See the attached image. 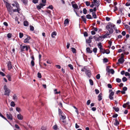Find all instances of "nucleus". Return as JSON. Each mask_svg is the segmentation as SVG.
I'll return each instance as SVG.
<instances>
[{"mask_svg": "<svg viewBox=\"0 0 130 130\" xmlns=\"http://www.w3.org/2000/svg\"><path fill=\"white\" fill-rule=\"evenodd\" d=\"M112 23H109L106 26V28L109 31L110 34H112L113 32V30L112 28Z\"/></svg>", "mask_w": 130, "mask_h": 130, "instance_id": "1", "label": "nucleus"}, {"mask_svg": "<svg viewBox=\"0 0 130 130\" xmlns=\"http://www.w3.org/2000/svg\"><path fill=\"white\" fill-rule=\"evenodd\" d=\"M4 89L5 90V95L9 96L10 92V90L7 88L6 85L4 86Z\"/></svg>", "mask_w": 130, "mask_h": 130, "instance_id": "2", "label": "nucleus"}, {"mask_svg": "<svg viewBox=\"0 0 130 130\" xmlns=\"http://www.w3.org/2000/svg\"><path fill=\"white\" fill-rule=\"evenodd\" d=\"M15 6L17 8V9H13V12H18L19 13V11L20 10V9L19 8V4L17 2H15Z\"/></svg>", "mask_w": 130, "mask_h": 130, "instance_id": "3", "label": "nucleus"}, {"mask_svg": "<svg viewBox=\"0 0 130 130\" xmlns=\"http://www.w3.org/2000/svg\"><path fill=\"white\" fill-rule=\"evenodd\" d=\"M124 61V57L123 56H121V57L119 58L118 60V62L117 63V64H122Z\"/></svg>", "mask_w": 130, "mask_h": 130, "instance_id": "4", "label": "nucleus"}, {"mask_svg": "<svg viewBox=\"0 0 130 130\" xmlns=\"http://www.w3.org/2000/svg\"><path fill=\"white\" fill-rule=\"evenodd\" d=\"M45 4H42L41 3L39 5L37 6V8L38 10L40 9L41 8H42L43 6L45 5Z\"/></svg>", "mask_w": 130, "mask_h": 130, "instance_id": "5", "label": "nucleus"}, {"mask_svg": "<svg viewBox=\"0 0 130 130\" xmlns=\"http://www.w3.org/2000/svg\"><path fill=\"white\" fill-rule=\"evenodd\" d=\"M7 66L8 69L9 70L11 69L12 68V67L11 64V62L10 61H9L8 62Z\"/></svg>", "mask_w": 130, "mask_h": 130, "instance_id": "6", "label": "nucleus"}, {"mask_svg": "<svg viewBox=\"0 0 130 130\" xmlns=\"http://www.w3.org/2000/svg\"><path fill=\"white\" fill-rule=\"evenodd\" d=\"M61 117L60 118V120L61 121H62V122L63 123H65L66 122V121L64 120L66 119V117L64 116L61 115Z\"/></svg>", "mask_w": 130, "mask_h": 130, "instance_id": "7", "label": "nucleus"}, {"mask_svg": "<svg viewBox=\"0 0 130 130\" xmlns=\"http://www.w3.org/2000/svg\"><path fill=\"white\" fill-rule=\"evenodd\" d=\"M106 71L108 72H110L112 74H113L114 73V71L112 69L110 70L109 68H107L106 69Z\"/></svg>", "mask_w": 130, "mask_h": 130, "instance_id": "8", "label": "nucleus"}, {"mask_svg": "<svg viewBox=\"0 0 130 130\" xmlns=\"http://www.w3.org/2000/svg\"><path fill=\"white\" fill-rule=\"evenodd\" d=\"M86 73L87 76L90 77L91 76V74L90 71L88 69H87V71H86Z\"/></svg>", "mask_w": 130, "mask_h": 130, "instance_id": "9", "label": "nucleus"}, {"mask_svg": "<svg viewBox=\"0 0 130 130\" xmlns=\"http://www.w3.org/2000/svg\"><path fill=\"white\" fill-rule=\"evenodd\" d=\"M114 93L113 92H111L109 94V98L110 100H112L113 99V96L114 95Z\"/></svg>", "mask_w": 130, "mask_h": 130, "instance_id": "10", "label": "nucleus"}, {"mask_svg": "<svg viewBox=\"0 0 130 130\" xmlns=\"http://www.w3.org/2000/svg\"><path fill=\"white\" fill-rule=\"evenodd\" d=\"M6 115L8 119H10V120H12V115L11 114L9 113L8 114V113H7Z\"/></svg>", "mask_w": 130, "mask_h": 130, "instance_id": "11", "label": "nucleus"}, {"mask_svg": "<svg viewBox=\"0 0 130 130\" xmlns=\"http://www.w3.org/2000/svg\"><path fill=\"white\" fill-rule=\"evenodd\" d=\"M30 36H28L27 38L24 40V43H29V40L30 39Z\"/></svg>", "mask_w": 130, "mask_h": 130, "instance_id": "12", "label": "nucleus"}, {"mask_svg": "<svg viewBox=\"0 0 130 130\" xmlns=\"http://www.w3.org/2000/svg\"><path fill=\"white\" fill-rule=\"evenodd\" d=\"M102 53L103 54L106 53L107 54H108L110 53V51L108 50H102Z\"/></svg>", "mask_w": 130, "mask_h": 130, "instance_id": "13", "label": "nucleus"}, {"mask_svg": "<svg viewBox=\"0 0 130 130\" xmlns=\"http://www.w3.org/2000/svg\"><path fill=\"white\" fill-rule=\"evenodd\" d=\"M102 99V94L100 93L98 96V100L100 101Z\"/></svg>", "mask_w": 130, "mask_h": 130, "instance_id": "14", "label": "nucleus"}, {"mask_svg": "<svg viewBox=\"0 0 130 130\" xmlns=\"http://www.w3.org/2000/svg\"><path fill=\"white\" fill-rule=\"evenodd\" d=\"M18 119L19 120H22L23 119V116L20 114H18L17 116Z\"/></svg>", "mask_w": 130, "mask_h": 130, "instance_id": "15", "label": "nucleus"}, {"mask_svg": "<svg viewBox=\"0 0 130 130\" xmlns=\"http://www.w3.org/2000/svg\"><path fill=\"white\" fill-rule=\"evenodd\" d=\"M102 44L100 42L98 44V46L99 48H100V50H103V49L102 48Z\"/></svg>", "mask_w": 130, "mask_h": 130, "instance_id": "16", "label": "nucleus"}, {"mask_svg": "<svg viewBox=\"0 0 130 130\" xmlns=\"http://www.w3.org/2000/svg\"><path fill=\"white\" fill-rule=\"evenodd\" d=\"M81 18L82 19L83 21L85 23H86V20L85 18V16L84 15L82 16L81 17Z\"/></svg>", "mask_w": 130, "mask_h": 130, "instance_id": "17", "label": "nucleus"}, {"mask_svg": "<svg viewBox=\"0 0 130 130\" xmlns=\"http://www.w3.org/2000/svg\"><path fill=\"white\" fill-rule=\"evenodd\" d=\"M119 124V122L118 121L117 119H115V122L114 123V124L116 126L118 125Z\"/></svg>", "mask_w": 130, "mask_h": 130, "instance_id": "18", "label": "nucleus"}, {"mask_svg": "<svg viewBox=\"0 0 130 130\" xmlns=\"http://www.w3.org/2000/svg\"><path fill=\"white\" fill-rule=\"evenodd\" d=\"M86 51L88 53H91L92 52V50H90V49L89 48L87 47L86 49Z\"/></svg>", "mask_w": 130, "mask_h": 130, "instance_id": "19", "label": "nucleus"}, {"mask_svg": "<svg viewBox=\"0 0 130 130\" xmlns=\"http://www.w3.org/2000/svg\"><path fill=\"white\" fill-rule=\"evenodd\" d=\"M24 25L25 26H27L28 25V23L27 21H24Z\"/></svg>", "mask_w": 130, "mask_h": 130, "instance_id": "20", "label": "nucleus"}, {"mask_svg": "<svg viewBox=\"0 0 130 130\" xmlns=\"http://www.w3.org/2000/svg\"><path fill=\"white\" fill-rule=\"evenodd\" d=\"M100 1L98 0L97 2L95 3V6L98 7L100 5Z\"/></svg>", "mask_w": 130, "mask_h": 130, "instance_id": "21", "label": "nucleus"}, {"mask_svg": "<svg viewBox=\"0 0 130 130\" xmlns=\"http://www.w3.org/2000/svg\"><path fill=\"white\" fill-rule=\"evenodd\" d=\"M6 7L7 9L11 8V7L10 4L9 3H6Z\"/></svg>", "mask_w": 130, "mask_h": 130, "instance_id": "22", "label": "nucleus"}, {"mask_svg": "<svg viewBox=\"0 0 130 130\" xmlns=\"http://www.w3.org/2000/svg\"><path fill=\"white\" fill-rule=\"evenodd\" d=\"M22 45H20L21 51V52H23L24 51V49L26 47L25 46H23L22 47H21Z\"/></svg>", "mask_w": 130, "mask_h": 130, "instance_id": "23", "label": "nucleus"}, {"mask_svg": "<svg viewBox=\"0 0 130 130\" xmlns=\"http://www.w3.org/2000/svg\"><path fill=\"white\" fill-rule=\"evenodd\" d=\"M56 33L55 31L53 32L51 34V36L52 38H54L55 37L54 36H56Z\"/></svg>", "mask_w": 130, "mask_h": 130, "instance_id": "24", "label": "nucleus"}, {"mask_svg": "<svg viewBox=\"0 0 130 130\" xmlns=\"http://www.w3.org/2000/svg\"><path fill=\"white\" fill-rule=\"evenodd\" d=\"M92 14L93 18L94 19H96L97 18L96 15L95 14V13L94 12H93L92 13Z\"/></svg>", "mask_w": 130, "mask_h": 130, "instance_id": "25", "label": "nucleus"}, {"mask_svg": "<svg viewBox=\"0 0 130 130\" xmlns=\"http://www.w3.org/2000/svg\"><path fill=\"white\" fill-rule=\"evenodd\" d=\"M69 23V21L68 19H66L64 21V24L65 25L68 24Z\"/></svg>", "mask_w": 130, "mask_h": 130, "instance_id": "26", "label": "nucleus"}, {"mask_svg": "<svg viewBox=\"0 0 130 130\" xmlns=\"http://www.w3.org/2000/svg\"><path fill=\"white\" fill-rule=\"evenodd\" d=\"M72 7L75 9H77L78 8V6L77 4H74L72 5Z\"/></svg>", "mask_w": 130, "mask_h": 130, "instance_id": "27", "label": "nucleus"}, {"mask_svg": "<svg viewBox=\"0 0 130 130\" xmlns=\"http://www.w3.org/2000/svg\"><path fill=\"white\" fill-rule=\"evenodd\" d=\"M86 17L87 19H92V18L91 15L89 14L87 15Z\"/></svg>", "mask_w": 130, "mask_h": 130, "instance_id": "28", "label": "nucleus"}, {"mask_svg": "<svg viewBox=\"0 0 130 130\" xmlns=\"http://www.w3.org/2000/svg\"><path fill=\"white\" fill-rule=\"evenodd\" d=\"M113 108L116 112H118L119 110V109L118 107H113Z\"/></svg>", "mask_w": 130, "mask_h": 130, "instance_id": "29", "label": "nucleus"}, {"mask_svg": "<svg viewBox=\"0 0 130 130\" xmlns=\"http://www.w3.org/2000/svg\"><path fill=\"white\" fill-rule=\"evenodd\" d=\"M93 38L95 41H99L98 37L96 36V35L95 36H94L93 37Z\"/></svg>", "mask_w": 130, "mask_h": 130, "instance_id": "30", "label": "nucleus"}, {"mask_svg": "<svg viewBox=\"0 0 130 130\" xmlns=\"http://www.w3.org/2000/svg\"><path fill=\"white\" fill-rule=\"evenodd\" d=\"M71 49H72V51L73 53H76V50L74 48L72 47L71 48Z\"/></svg>", "mask_w": 130, "mask_h": 130, "instance_id": "31", "label": "nucleus"}, {"mask_svg": "<svg viewBox=\"0 0 130 130\" xmlns=\"http://www.w3.org/2000/svg\"><path fill=\"white\" fill-rule=\"evenodd\" d=\"M58 112H59V115H61V116L62 115V112L61 111V110L59 108L58 109Z\"/></svg>", "mask_w": 130, "mask_h": 130, "instance_id": "32", "label": "nucleus"}, {"mask_svg": "<svg viewBox=\"0 0 130 130\" xmlns=\"http://www.w3.org/2000/svg\"><path fill=\"white\" fill-rule=\"evenodd\" d=\"M68 67L70 68V69L71 70H73V67L72 65L71 64H69L68 65Z\"/></svg>", "mask_w": 130, "mask_h": 130, "instance_id": "33", "label": "nucleus"}, {"mask_svg": "<svg viewBox=\"0 0 130 130\" xmlns=\"http://www.w3.org/2000/svg\"><path fill=\"white\" fill-rule=\"evenodd\" d=\"M91 42V41L89 39H86V42L87 43H90Z\"/></svg>", "mask_w": 130, "mask_h": 130, "instance_id": "34", "label": "nucleus"}, {"mask_svg": "<svg viewBox=\"0 0 130 130\" xmlns=\"http://www.w3.org/2000/svg\"><path fill=\"white\" fill-rule=\"evenodd\" d=\"M89 81L90 84L91 85H93V80L91 79H90L89 80Z\"/></svg>", "mask_w": 130, "mask_h": 130, "instance_id": "35", "label": "nucleus"}, {"mask_svg": "<svg viewBox=\"0 0 130 130\" xmlns=\"http://www.w3.org/2000/svg\"><path fill=\"white\" fill-rule=\"evenodd\" d=\"M10 105L11 106L14 107L15 106V104L14 102L12 101Z\"/></svg>", "mask_w": 130, "mask_h": 130, "instance_id": "36", "label": "nucleus"}, {"mask_svg": "<svg viewBox=\"0 0 130 130\" xmlns=\"http://www.w3.org/2000/svg\"><path fill=\"white\" fill-rule=\"evenodd\" d=\"M7 77L8 78L9 80L10 81H11V78L9 75H7Z\"/></svg>", "mask_w": 130, "mask_h": 130, "instance_id": "37", "label": "nucleus"}, {"mask_svg": "<svg viewBox=\"0 0 130 130\" xmlns=\"http://www.w3.org/2000/svg\"><path fill=\"white\" fill-rule=\"evenodd\" d=\"M87 10L86 8H84L83 10V12L84 14H86L87 13Z\"/></svg>", "mask_w": 130, "mask_h": 130, "instance_id": "38", "label": "nucleus"}, {"mask_svg": "<svg viewBox=\"0 0 130 130\" xmlns=\"http://www.w3.org/2000/svg\"><path fill=\"white\" fill-rule=\"evenodd\" d=\"M19 37L21 38H22L23 36V34L22 33L20 32L19 33Z\"/></svg>", "mask_w": 130, "mask_h": 130, "instance_id": "39", "label": "nucleus"}, {"mask_svg": "<svg viewBox=\"0 0 130 130\" xmlns=\"http://www.w3.org/2000/svg\"><path fill=\"white\" fill-rule=\"evenodd\" d=\"M125 28L127 29H130V27L128 25H125Z\"/></svg>", "mask_w": 130, "mask_h": 130, "instance_id": "40", "label": "nucleus"}, {"mask_svg": "<svg viewBox=\"0 0 130 130\" xmlns=\"http://www.w3.org/2000/svg\"><path fill=\"white\" fill-rule=\"evenodd\" d=\"M57 126L56 125H55L53 127V128L55 130H57Z\"/></svg>", "mask_w": 130, "mask_h": 130, "instance_id": "41", "label": "nucleus"}, {"mask_svg": "<svg viewBox=\"0 0 130 130\" xmlns=\"http://www.w3.org/2000/svg\"><path fill=\"white\" fill-rule=\"evenodd\" d=\"M122 80L123 82H125L127 80V79L125 77H124L123 78Z\"/></svg>", "mask_w": 130, "mask_h": 130, "instance_id": "42", "label": "nucleus"}, {"mask_svg": "<svg viewBox=\"0 0 130 130\" xmlns=\"http://www.w3.org/2000/svg\"><path fill=\"white\" fill-rule=\"evenodd\" d=\"M30 29L32 31L34 30V28L33 26H32V25H30Z\"/></svg>", "mask_w": 130, "mask_h": 130, "instance_id": "43", "label": "nucleus"}, {"mask_svg": "<svg viewBox=\"0 0 130 130\" xmlns=\"http://www.w3.org/2000/svg\"><path fill=\"white\" fill-rule=\"evenodd\" d=\"M116 81L118 83H120L121 82V79L119 78H117L116 79Z\"/></svg>", "mask_w": 130, "mask_h": 130, "instance_id": "44", "label": "nucleus"}, {"mask_svg": "<svg viewBox=\"0 0 130 130\" xmlns=\"http://www.w3.org/2000/svg\"><path fill=\"white\" fill-rule=\"evenodd\" d=\"M12 35L11 34L9 33L7 34V36L8 38H11Z\"/></svg>", "mask_w": 130, "mask_h": 130, "instance_id": "45", "label": "nucleus"}, {"mask_svg": "<svg viewBox=\"0 0 130 130\" xmlns=\"http://www.w3.org/2000/svg\"><path fill=\"white\" fill-rule=\"evenodd\" d=\"M87 68H86L84 67L83 69H82L81 71H85L86 72V71H87Z\"/></svg>", "mask_w": 130, "mask_h": 130, "instance_id": "46", "label": "nucleus"}, {"mask_svg": "<svg viewBox=\"0 0 130 130\" xmlns=\"http://www.w3.org/2000/svg\"><path fill=\"white\" fill-rule=\"evenodd\" d=\"M31 64L32 67H33L35 65V63L34 61L31 60Z\"/></svg>", "mask_w": 130, "mask_h": 130, "instance_id": "47", "label": "nucleus"}, {"mask_svg": "<svg viewBox=\"0 0 130 130\" xmlns=\"http://www.w3.org/2000/svg\"><path fill=\"white\" fill-rule=\"evenodd\" d=\"M95 91L96 94H98L100 92L99 90L97 89H95Z\"/></svg>", "mask_w": 130, "mask_h": 130, "instance_id": "48", "label": "nucleus"}, {"mask_svg": "<svg viewBox=\"0 0 130 130\" xmlns=\"http://www.w3.org/2000/svg\"><path fill=\"white\" fill-rule=\"evenodd\" d=\"M38 77L39 78H41V74L40 73H38Z\"/></svg>", "mask_w": 130, "mask_h": 130, "instance_id": "49", "label": "nucleus"}, {"mask_svg": "<svg viewBox=\"0 0 130 130\" xmlns=\"http://www.w3.org/2000/svg\"><path fill=\"white\" fill-rule=\"evenodd\" d=\"M86 5L87 6H89L90 5V2L88 1H86L85 2Z\"/></svg>", "mask_w": 130, "mask_h": 130, "instance_id": "50", "label": "nucleus"}, {"mask_svg": "<svg viewBox=\"0 0 130 130\" xmlns=\"http://www.w3.org/2000/svg\"><path fill=\"white\" fill-rule=\"evenodd\" d=\"M97 48H95L93 49V51L94 53H96L97 52Z\"/></svg>", "mask_w": 130, "mask_h": 130, "instance_id": "51", "label": "nucleus"}, {"mask_svg": "<svg viewBox=\"0 0 130 130\" xmlns=\"http://www.w3.org/2000/svg\"><path fill=\"white\" fill-rule=\"evenodd\" d=\"M16 109L17 111L19 112H20V111H21L20 108L18 107H16Z\"/></svg>", "mask_w": 130, "mask_h": 130, "instance_id": "52", "label": "nucleus"}, {"mask_svg": "<svg viewBox=\"0 0 130 130\" xmlns=\"http://www.w3.org/2000/svg\"><path fill=\"white\" fill-rule=\"evenodd\" d=\"M53 8V7L52 5H50L48 7H47V8L50 9H52Z\"/></svg>", "mask_w": 130, "mask_h": 130, "instance_id": "53", "label": "nucleus"}, {"mask_svg": "<svg viewBox=\"0 0 130 130\" xmlns=\"http://www.w3.org/2000/svg\"><path fill=\"white\" fill-rule=\"evenodd\" d=\"M13 99L15 100H17V96L15 94H14L13 96Z\"/></svg>", "mask_w": 130, "mask_h": 130, "instance_id": "54", "label": "nucleus"}, {"mask_svg": "<svg viewBox=\"0 0 130 130\" xmlns=\"http://www.w3.org/2000/svg\"><path fill=\"white\" fill-rule=\"evenodd\" d=\"M38 0H33L32 2L34 4H36L38 2Z\"/></svg>", "mask_w": 130, "mask_h": 130, "instance_id": "55", "label": "nucleus"}, {"mask_svg": "<svg viewBox=\"0 0 130 130\" xmlns=\"http://www.w3.org/2000/svg\"><path fill=\"white\" fill-rule=\"evenodd\" d=\"M108 61V59L106 58H105L103 59V61L105 62H107Z\"/></svg>", "mask_w": 130, "mask_h": 130, "instance_id": "56", "label": "nucleus"}, {"mask_svg": "<svg viewBox=\"0 0 130 130\" xmlns=\"http://www.w3.org/2000/svg\"><path fill=\"white\" fill-rule=\"evenodd\" d=\"M96 78L98 79H99L100 78V75L99 74H98L96 76Z\"/></svg>", "mask_w": 130, "mask_h": 130, "instance_id": "57", "label": "nucleus"}, {"mask_svg": "<svg viewBox=\"0 0 130 130\" xmlns=\"http://www.w3.org/2000/svg\"><path fill=\"white\" fill-rule=\"evenodd\" d=\"M107 86L108 88H112V86L111 84H108L107 85Z\"/></svg>", "mask_w": 130, "mask_h": 130, "instance_id": "58", "label": "nucleus"}, {"mask_svg": "<svg viewBox=\"0 0 130 130\" xmlns=\"http://www.w3.org/2000/svg\"><path fill=\"white\" fill-rule=\"evenodd\" d=\"M84 35L85 37H87L88 36V34L87 32H85L84 33Z\"/></svg>", "mask_w": 130, "mask_h": 130, "instance_id": "59", "label": "nucleus"}, {"mask_svg": "<svg viewBox=\"0 0 130 130\" xmlns=\"http://www.w3.org/2000/svg\"><path fill=\"white\" fill-rule=\"evenodd\" d=\"M90 100H88L87 102V105H89L90 104Z\"/></svg>", "mask_w": 130, "mask_h": 130, "instance_id": "60", "label": "nucleus"}, {"mask_svg": "<svg viewBox=\"0 0 130 130\" xmlns=\"http://www.w3.org/2000/svg\"><path fill=\"white\" fill-rule=\"evenodd\" d=\"M122 34L123 36H125L126 34V32L125 31H123L122 32Z\"/></svg>", "mask_w": 130, "mask_h": 130, "instance_id": "61", "label": "nucleus"}, {"mask_svg": "<svg viewBox=\"0 0 130 130\" xmlns=\"http://www.w3.org/2000/svg\"><path fill=\"white\" fill-rule=\"evenodd\" d=\"M127 89V88L126 87H124L123 88V90L124 91H126Z\"/></svg>", "mask_w": 130, "mask_h": 130, "instance_id": "62", "label": "nucleus"}, {"mask_svg": "<svg viewBox=\"0 0 130 130\" xmlns=\"http://www.w3.org/2000/svg\"><path fill=\"white\" fill-rule=\"evenodd\" d=\"M0 74L2 76H5V74L2 72L0 71Z\"/></svg>", "mask_w": 130, "mask_h": 130, "instance_id": "63", "label": "nucleus"}, {"mask_svg": "<svg viewBox=\"0 0 130 130\" xmlns=\"http://www.w3.org/2000/svg\"><path fill=\"white\" fill-rule=\"evenodd\" d=\"M41 129V130H46V128L44 126H42Z\"/></svg>", "mask_w": 130, "mask_h": 130, "instance_id": "64", "label": "nucleus"}]
</instances>
